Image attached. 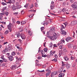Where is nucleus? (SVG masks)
Segmentation results:
<instances>
[{
	"label": "nucleus",
	"mask_w": 77,
	"mask_h": 77,
	"mask_svg": "<svg viewBox=\"0 0 77 77\" xmlns=\"http://www.w3.org/2000/svg\"><path fill=\"white\" fill-rule=\"evenodd\" d=\"M53 36H49L48 38L52 40V41H55L57 38V33L54 32L53 34Z\"/></svg>",
	"instance_id": "nucleus-1"
},
{
	"label": "nucleus",
	"mask_w": 77,
	"mask_h": 77,
	"mask_svg": "<svg viewBox=\"0 0 77 77\" xmlns=\"http://www.w3.org/2000/svg\"><path fill=\"white\" fill-rule=\"evenodd\" d=\"M20 36L22 39H26V36L24 33H21L20 34Z\"/></svg>",
	"instance_id": "nucleus-2"
},
{
	"label": "nucleus",
	"mask_w": 77,
	"mask_h": 77,
	"mask_svg": "<svg viewBox=\"0 0 77 77\" xmlns=\"http://www.w3.org/2000/svg\"><path fill=\"white\" fill-rule=\"evenodd\" d=\"M8 58L10 61H12L14 60V57L11 55H10L9 57L8 56Z\"/></svg>",
	"instance_id": "nucleus-3"
},
{
	"label": "nucleus",
	"mask_w": 77,
	"mask_h": 77,
	"mask_svg": "<svg viewBox=\"0 0 77 77\" xmlns=\"http://www.w3.org/2000/svg\"><path fill=\"white\" fill-rule=\"evenodd\" d=\"M12 9V11H16V10L17 9V7L15 6L14 5H13L12 6H11Z\"/></svg>",
	"instance_id": "nucleus-4"
},
{
	"label": "nucleus",
	"mask_w": 77,
	"mask_h": 77,
	"mask_svg": "<svg viewBox=\"0 0 77 77\" xmlns=\"http://www.w3.org/2000/svg\"><path fill=\"white\" fill-rule=\"evenodd\" d=\"M72 39V38L69 37L66 38L65 40L67 42H69V41H71Z\"/></svg>",
	"instance_id": "nucleus-5"
},
{
	"label": "nucleus",
	"mask_w": 77,
	"mask_h": 77,
	"mask_svg": "<svg viewBox=\"0 0 77 77\" xmlns=\"http://www.w3.org/2000/svg\"><path fill=\"white\" fill-rule=\"evenodd\" d=\"M61 33L62 35L64 36H65V35H66V32L64 30H62Z\"/></svg>",
	"instance_id": "nucleus-6"
},
{
	"label": "nucleus",
	"mask_w": 77,
	"mask_h": 77,
	"mask_svg": "<svg viewBox=\"0 0 77 77\" xmlns=\"http://www.w3.org/2000/svg\"><path fill=\"white\" fill-rule=\"evenodd\" d=\"M8 48H6L4 50L2 51V52L3 54H4L5 53H6V52H8Z\"/></svg>",
	"instance_id": "nucleus-7"
},
{
	"label": "nucleus",
	"mask_w": 77,
	"mask_h": 77,
	"mask_svg": "<svg viewBox=\"0 0 77 77\" xmlns=\"http://www.w3.org/2000/svg\"><path fill=\"white\" fill-rule=\"evenodd\" d=\"M64 69V67H61L58 70V72L60 73L63 72V70Z\"/></svg>",
	"instance_id": "nucleus-8"
},
{
	"label": "nucleus",
	"mask_w": 77,
	"mask_h": 77,
	"mask_svg": "<svg viewBox=\"0 0 77 77\" xmlns=\"http://www.w3.org/2000/svg\"><path fill=\"white\" fill-rule=\"evenodd\" d=\"M8 49L9 51H11L12 49V46L11 45H8Z\"/></svg>",
	"instance_id": "nucleus-9"
},
{
	"label": "nucleus",
	"mask_w": 77,
	"mask_h": 77,
	"mask_svg": "<svg viewBox=\"0 0 77 77\" xmlns=\"http://www.w3.org/2000/svg\"><path fill=\"white\" fill-rule=\"evenodd\" d=\"M71 6L75 9H77V6L75 5H71Z\"/></svg>",
	"instance_id": "nucleus-10"
},
{
	"label": "nucleus",
	"mask_w": 77,
	"mask_h": 77,
	"mask_svg": "<svg viewBox=\"0 0 77 77\" xmlns=\"http://www.w3.org/2000/svg\"><path fill=\"white\" fill-rule=\"evenodd\" d=\"M55 53H56V51L53 52L52 51H51L50 52V54L51 56H53V54H55Z\"/></svg>",
	"instance_id": "nucleus-11"
},
{
	"label": "nucleus",
	"mask_w": 77,
	"mask_h": 77,
	"mask_svg": "<svg viewBox=\"0 0 77 77\" xmlns=\"http://www.w3.org/2000/svg\"><path fill=\"white\" fill-rule=\"evenodd\" d=\"M17 68V65H14V66H12L11 67V69H15Z\"/></svg>",
	"instance_id": "nucleus-12"
},
{
	"label": "nucleus",
	"mask_w": 77,
	"mask_h": 77,
	"mask_svg": "<svg viewBox=\"0 0 77 77\" xmlns=\"http://www.w3.org/2000/svg\"><path fill=\"white\" fill-rule=\"evenodd\" d=\"M65 74L63 73H60L59 75V77H64Z\"/></svg>",
	"instance_id": "nucleus-13"
},
{
	"label": "nucleus",
	"mask_w": 77,
	"mask_h": 77,
	"mask_svg": "<svg viewBox=\"0 0 77 77\" xmlns=\"http://www.w3.org/2000/svg\"><path fill=\"white\" fill-rule=\"evenodd\" d=\"M61 43H59L58 44H65V41L63 39H62V40H61Z\"/></svg>",
	"instance_id": "nucleus-14"
},
{
	"label": "nucleus",
	"mask_w": 77,
	"mask_h": 77,
	"mask_svg": "<svg viewBox=\"0 0 77 77\" xmlns=\"http://www.w3.org/2000/svg\"><path fill=\"white\" fill-rule=\"evenodd\" d=\"M66 65L67 69H69L70 68V65L68 63H66Z\"/></svg>",
	"instance_id": "nucleus-15"
},
{
	"label": "nucleus",
	"mask_w": 77,
	"mask_h": 77,
	"mask_svg": "<svg viewBox=\"0 0 77 77\" xmlns=\"http://www.w3.org/2000/svg\"><path fill=\"white\" fill-rule=\"evenodd\" d=\"M49 31L50 32H55V28H52L50 29Z\"/></svg>",
	"instance_id": "nucleus-16"
},
{
	"label": "nucleus",
	"mask_w": 77,
	"mask_h": 77,
	"mask_svg": "<svg viewBox=\"0 0 77 77\" xmlns=\"http://www.w3.org/2000/svg\"><path fill=\"white\" fill-rule=\"evenodd\" d=\"M63 50L64 51H65V52H67V49H66L65 47H64Z\"/></svg>",
	"instance_id": "nucleus-17"
},
{
	"label": "nucleus",
	"mask_w": 77,
	"mask_h": 77,
	"mask_svg": "<svg viewBox=\"0 0 77 77\" xmlns=\"http://www.w3.org/2000/svg\"><path fill=\"white\" fill-rule=\"evenodd\" d=\"M64 59L65 60L67 61L69 60V58L67 57H64Z\"/></svg>",
	"instance_id": "nucleus-18"
},
{
	"label": "nucleus",
	"mask_w": 77,
	"mask_h": 77,
	"mask_svg": "<svg viewBox=\"0 0 77 77\" xmlns=\"http://www.w3.org/2000/svg\"><path fill=\"white\" fill-rule=\"evenodd\" d=\"M63 54V51L62 50H60L59 51V55H61Z\"/></svg>",
	"instance_id": "nucleus-19"
},
{
	"label": "nucleus",
	"mask_w": 77,
	"mask_h": 77,
	"mask_svg": "<svg viewBox=\"0 0 77 77\" xmlns=\"http://www.w3.org/2000/svg\"><path fill=\"white\" fill-rule=\"evenodd\" d=\"M20 33H19L18 34H17L16 35H15V37H16V36H17V37L18 38H20Z\"/></svg>",
	"instance_id": "nucleus-20"
},
{
	"label": "nucleus",
	"mask_w": 77,
	"mask_h": 77,
	"mask_svg": "<svg viewBox=\"0 0 77 77\" xmlns=\"http://www.w3.org/2000/svg\"><path fill=\"white\" fill-rule=\"evenodd\" d=\"M72 45L71 44H69V45H68V47L69 48H72Z\"/></svg>",
	"instance_id": "nucleus-21"
},
{
	"label": "nucleus",
	"mask_w": 77,
	"mask_h": 77,
	"mask_svg": "<svg viewBox=\"0 0 77 77\" xmlns=\"http://www.w3.org/2000/svg\"><path fill=\"white\" fill-rule=\"evenodd\" d=\"M61 27H62V28H61V29H60L61 30H63V29L65 28V26H64V25H61Z\"/></svg>",
	"instance_id": "nucleus-22"
},
{
	"label": "nucleus",
	"mask_w": 77,
	"mask_h": 77,
	"mask_svg": "<svg viewBox=\"0 0 77 77\" xmlns=\"http://www.w3.org/2000/svg\"><path fill=\"white\" fill-rule=\"evenodd\" d=\"M33 7H34V5H33V4H32L30 6V7H29V9H32L33 8Z\"/></svg>",
	"instance_id": "nucleus-23"
},
{
	"label": "nucleus",
	"mask_w": 77,
	"mask_h": 77,
	"mask_svg": "<svg viewBox=\"0 0 77 77\" xmlns=\"http://www.w3.org/2000/svg\"><path fill=\"white\" fill-rule=\"evenodd\" d=\"M64 47L63 46V45H60L59 46V48L60 49H62V50L63 49V47Z\"/></svg>",
	"instance_id": "nucleus-24"
},
{
	"label": "nucleus",
	"mask_w": 77,
	"mask_h": 77,
	"mask_svg": "<svg viewBox=\"0 0 77 77\" xmlns=\"http://www.w3.org/2000/svg\"><path fill=\"white\" fill-rule=\"evenodd\" d=\"M15 54H16L15 52L14 51H13L11 53V54L12 56H14L15 55Z\"/></svg>",
	"instance_id": "nucleus-25"
},
{
	"label": "nucleus",
	"mask_w": 77,
	"mask_h": 77,
	"mask_svg": "<svg viewBox=\"0 0 77 77\" xmlns=\"http://www.w3.org/2000/svg\"><path fill=\"white\" fill-rule=\"evenodd\" d=\"M50 72L47 73L45 74L46 77H48V76H49V75H50Z\"/></svg>",
	"instance_id": "nucleus-26"
},
{
	"label": "nucleus",
	"mask_w": 77,
	"mask_h": 77,
	"mask_svg": "<svg viewBox=\"0 0 77 77\" xmlns=\"http://www.w3.org/2000/svg\"><path fill=\"white\" fill-rule=\"evenodd\" d=\"M40 29L42 32V31L44 30L45 29V28H44V27H41Z\"/></svg>",
	"instance_id": "nucleus-27"
},
{
	"label": "nucleus",
	"mask_w": 77,
	"mask_h": 77,
	"mask_svg": "<svg viewBox=\"0 0 77 77\" xmlns=\"http://www.w3.org/2000/svg\"><path fill=\"white\" fill-rule=\"evenodd\" d=\"M52 61H53V62H57V59L54 58V59L52 60Z\"/></svg>",
	"instance_id": "nucleus-28"
},
{
	"label": "nucleus",
	"mask_w": 77,
	"mask_h": 77,
	"mask_svg": "<svg viewBox=\"0 0 77 77\" xmlns=\"http://www.w3.org/2000/svg\"><path fill=\"white\" fill-rule=\"evenodd\" d=\"M62 11L63 12H65L66 11V9L65 8H63L62 10Z\"/></svg>",
	"instance_id": "nucleus-29"
},
{
	"label": "nucleus",
	"mask_w": 77,
	"mask_h": 77,
	"mask_svg": "<svg viewBox=\"0 0 77 77\" xmlns=\"http://www.w3.org/2000/svg\"><path fill=\"white\" fill-rule=\"evenodd\" d=\"M75 25V24L74 23V21H72L71 23V25L72 26H74Z\"/></svg>",
	"instance_id": "nucleus-30"
},
{
	"label": "nucleus",
	"mask_w": 77,
	"mask_h": 77,
	"mask_svg": "<svg viewBox=\"0 0 77 77\" xmlns=\"http://www.w3.org/2000/svg\"><path fill=\"white\" fill-rule=\"evenodd\" d=\"M41 52L42 53V55H44V54H45V52H44V51H43V50L41 51Z\"/></svg>",
	"instance_id": "nucleus-31"
},
{
	"label": "nucleus",
	"mask_w": 77,
	"mask_h": 77,
	"mask_svg": "<svg viewBox=\"0 0 77 77\" xmlns=\"http://www.w3.org/2000/svg\"><path fill=\"white\" fill-rule=\"evenodd\" d=\"M12 20L14 23H15L16 21H15V18H12Z\"/></svg>",
	"instance_id": "nucleus-32"
},
{
	"label": "nucleus",
	"mask_w": 77,
	"mask_h": 77,
	"mask_svg": "<svg viewBox=\"0 0 77 77\" xmlns=\"http://www.w3.org/2000/svg\"><path fill=\"white\" fill-rule=\"evenodd\" d=\"M5 14L6 16H8L9 13L8 11L6 12H5Z\"/></svg>",
	"instance_id": "nucleus-33"
},
{
	"label": "nucleus",
	"mask_w": 77,
	"mask_h": 77,
	"mask_svg": "<svg viewBox=\"0 0 77 77\" xmlns=\"http://www.w3.org/2000/svg\"><path fill=\"white\" fill-rule=\"evenodd\" d=\"M17 8L18 9H20V8H22V7L20 5H18L17 6Z\"/></svg>",
	"instance_id": "nucleus-34"
},
{
	"label": "nucleus",
	"mask_w": 77,
	"mask_h": 77,
	"mask_svg": "<svg viewBox=\"0 0 77 77\" xmlns=\"http://www.w3.org/2000/svg\"><path fill=\"white\" fill-rule=\"evenodd\" d=\"M9 33V31L8 30H6V31L5 32V34H8Z\"/></svg>",
	"instance_id": "nucleus-35"
},
{
	"label": "nucleus",
	"mask_w": 77,
	"mask_h": 77,
	"mask_svg": "<svg viewBox=\"0 0 77 77\" xmlns=\"http://www.w3.org/2000/svg\"><path fill=\"white\" fill-rule=\"evenodd\" d=\"M35 7H36L37 8L38 7V4L37 2H35Z\"/></svg>",
	"instance_id": "nucleus-36"
},
{
	"label": "nucleus",
	"mask_w": 77,
	"mask_h": 77,
	"mask_svg": "<svg viewBox=\"0 0 77 77\" xmlns=\"http://www.w3.org/2000/svg\"><path fill=\"white\" fill-rule=\"evenodd\" d=\"M41 64H35V66H41Z\"/></svg>",
	"instance_id": "nucleus-37"
},
{
	"label": "nucleus",
	"mask_w": 77,
	"mask_h": 77,
	"mask_svg": "<svg viewBox=\"0 0 77 77\" xmlns=\"http://www.w3.org/2000/svg\"><path fill=\"white\" fill-rule=\"evenodd\" d=\"M57 73H56V72H52V75H56Z\"/></svg>",
	"instance_id": "nucleus-38"
},
{
	"label": "nucleus",
	"mask_w": 77,
	"mask_h": 77,
	"mask_svg": "<svg viewBox=\"0 0 77 77\" xmlns=\"http://www.w3.org/2000/svg\"><path fill=\"white\" fill-rule=\"evenodd\" d=\"M46 71H47V72H49V73L51 72V71H50V70H49V69H46Z\"/></svg>",
	"instance_id": "nucleus-39"
},
{
	"label": "nucleus",
	"mask_w": 77,
	"mask_h": 77,
	"mask_svg": "<svg viewBox=\"0 0 77 77\" xmlns=\"http://www.w3.org/2000/svg\"><path fill=\"white\" fill-rule=\"evenodd\" d=\"M44 50L45 52H47V48H45L44 49Z\"/></svg>",
	"instance_id": "nucleus-40"
},
{
	"label": "nucleus",
	"mask_w": 77,
	"mask_h": 77,
	"mask_svg": "<svg viewBox=\"0 0 77 77\" xmlns=\"http://www.w3.org/2000/svg\"><path fill=\"white\" fill-rule=\"evenodd\" d=\"M16 64L17 65H20V62H19V61H17L16 62Z\"/></svg>",
	"instance_id": "nucleus-41"
},
{
	"label": "nucleus",
	"mask_w": 77,
	"mask_h": 77,
	"mask_svg": "<svg viewBox=\"0 0 77 77\" xmlns=\"http://www.w3.org/2000/svg\"><path fill=\"white\" fill-rule=\"evenodd\" d=\"M13 14L15 15H18V12H17V13H14Z\"/></svg>",
	"instance_id": "nucleus-42"
},
{
	"label": "nucleus",
	"mask_w": 77,
	"mask_h": 77,
	"mask_svg": "<svg viewBox=\"0 0 77 77\" xmlns=\"http://www.w3.org/2000/svg\"><path fill=\"white\" fill-rule=\"evenodd\" d=\"M35 64L38 63H39V60H35Z\"/></svg>",
	"instance_id": "nucleus-43"
},
{
	"label": "nucleus",
	"mask_w": 77,
	"mask_h": 77,
	"mask_svg": "<svg viewBox=\"0 0 77 77\" xmlns=\"http://www.w3.org/2000/svg\"><path fill=\"white\" fill-rule=\"evenodd\" d=\"M9 1L6 2L7 3H12V2H11V0H9Z\"/></svg>",
	"instance_id": "nucleus-44"
},
{
	"label": "nucleus",
	"mask_w": 77,
	"mask_h": 77,
	"mask_svg": "<svg viewBox=\"0 0 77 77\" xmlns=\"http://www.w3.org/2000/svg\"><path fill=\"white\" fill-rule=\"evenodd\" d=\"M1 59H4V55H1Z\"/></svg>",
	"instance_id": "nucleus-45"
},
{
	"label": "nucleus",
	"mask_w": 77,
	"mask_h": 77,
	"mask_svg": "<svg viewBox=\"0 0 77 77\" xmlns=\"http://www.w3.org/2000/svg\"><path fill=\"white\" fill-rule=\"evenodd\" d=\"M2 5H3V6L5 5H6L7 4L6 3H5L4 2H3L2 3Z\"/></svg>",
	"instance_id": "nucleus-46"
},
{
	"label": "nucleus",
	"mask_w": 77,
	"mask_h": 77,
	"mask_svg": "<svg viewBox=\"0 0 77 77\" xmlns=\"http://www.w3.org/2000/svg\"><path fill=\"white\" fill-rule=\"evenodd\" d=\"M6 7H4L2 9V11H4V10H6Z\"/></svg>",
	"instance_id": "nucleus-47"
},
{
	"label": "nucleus",
	"mask_w": 77,
	"mask_h": 77,
	"mask_svg": "<svg viewBox=\"0 0 77 77\" xmlns=\"http://www.w3.org/2000/svg\"><path fill=\"white\" fill-rule=\"evenodd\" d=\"M42 58V57L40 56V57H38V59L39 60H40V59H41Z\"/></svg>",
	"instance_id": "nucleus-48"
},
{
	"label": "nucleus",
	"mask_w": 77,
	"mask_h": 77,
	"mask_svg": "<svg viewBox=\"0 0 77 77\" xmlns=\"http://www.w3.org/2000/svg\"><path fill=\"white\" fill-rule=\"evenodd\" d=\"M20 23H21V24H26V22L24 21L21 22Z\"/></svg>",
	"instance_id": "nucleus-49"
},
{
	"label": "nucleus",
	"mask_w": 77,
	"mask_h": 77,
	"mask_svg": "<svg viewBox=\"0 0 77 77\" xmlns=\"http://www.w3.org/2000/svg\"><path fill=\"white\" fill-rule=\"evenodd\" d=\"M34 14H32L31 15L29 16V18H32V17L33 16Z\"/></svg>",
	"instance_id": "nucleus-50"
},
{
	"label": "nucleus",
	"mask_w": 77,
	"mask_h": 77,
	"mask_svg": "<svg viewBox=\"0 0 77 77\" xmlns=\"http://www.w3.org/2000/svg\"><path fill=\"white\" fill-rule=\"evenodd\" d=\"M73 22H74V23L75 24H77V20H74L73 21Z\"/></svg>",
	"instance_id": "nucleus-51"
},
{
	"label": "nucleus",
	"mask_w": 77,
	"mask_h": 77,
	"mask_svg": "<svg viewBox=\"0 0 77 77\" xmlns=\"http://www.w3.org/2000/svg\"><path fill=\"white\" fill-rule=\"evenodd\" d=\"M51 9H52V10H53V8H54V7L52 5H51L50 6Z\"/></svg>",
	"instance_id": "nucleus-52"
},
{
	"label": "nucleus",
	"mask_w": 77,
	"mask_h": 77,
	"mask_svg": "<svg viewBox=\"0 0 77 77\" xmlns=\"http://www.w3.org/2000/svg\"><path fill=\"white\" fill-rule=\"evenodd\" d=\"M38 71L39 72H44V70H43L42 71H39V70H38Z\"/></svg>",
	"instance_id": "nucleus-53"
},
{
	"label": "nucleus",
	"mask_w": 77,
	"mask_h": 77,
	"mask_svg": "<svg viewBox=\"0 0 77 77\" xmlns=\"http://www.w3.org/2000/svg\"><path fill=\"white\" fill-rule=\"evenodd\" d=\"M16 23L17 24H20V21H17V22Z\"/></svg>",
	"instance_id": "nucleus-54"
},
{
	"label": "nucleus",
	"mask_w": 77,
	"mask_h": 77,
	"mask_svg": "<svg viewBox=\"0 0 77 77\" xmlns=\"http://www.w3.org/2000/svg\"><path fill=\"white\" fill-rule=\"evenodd\" d=\"M28 6H29V5L28 4H27L26 5H24V7H25V8H27Z\"/></svg>",
	"instance_id": "nucleus-55"
},
{
	"label": "nucleus",
	"mask_w": 77,
	"mask_h": 77,
	"mask_svg": "<svg viewBox=\"0 0 77 77\" xmlns=\"http://www.w3.org/2000/svg\"><path fill=\"white\" fill-rule=\"evenodd\" d=\"M71 60H74V57H73L72 56L71 57Z\"/></svg>",
	"instance_id": "nucleus-56"
},
{
	"label": "nucleus",
	"mask_w": 77,
	"mask_h": 77,
	"mask_svg": "<svg viewBox=\"0 0 77 77\" xmlns=\"http://www.w3.org/2000/svg\"><path fill=\"white\" fill-rule=\"evenodd\" d=\"M5 15V13H0V15Z\"/></svg>",
	"instance_id": "nucleus-57"
},
{
	"label": "nucleus",
	"mask_w": 77,
	"mask_h": 77,
	"mask_svg": "<svg viewBox=\"0 0 77 77\" xmlns=\"http://www.w3.org/2000/svg\"><path fill=\"white\" fill-rule=\"evenodd\" d=\"M42 57H47V55L45 54L44 55H42Z\"/></svg>",
	"instance_id": "nucleus-58"
},
{
	"label": "nucleus",
	"mask_w": 77,
	"mask_h": 77,
	"mask_svg": "<svg viewBox=\"0 0 77 77\" xmlns=\"http://www.w3.org/2000/svg\"><path fill=\"white\" fill-rule=\"evenodd\" d=\"M7 54V57H8V56L9 57V56H10L9 55V54H10L9 53H8L7 54Z\"/></svg>",
	"instance_id": "nucleus-59"
},
{
	"label": "nucleus",
	"mask_w": 77,
	"mask_h": 77,
	"mask_svg": "<svg viewBox=\"0 0 77 77\" xmlns=\"http://www.w3.org/2000/svg\"><path fill=\"white\" fill-rule=\"evenodd\" d=\"M21 14H22V15H23L24 14V11H21Z\"/></svg>",
	"instance_id": "nucleus-60"
},
{
	"label": "nucleus",
	"mask_w": 77,
	"mask_h": 77,
	"mask_svg": "<svg viewBox=\"0 0 77 77\" xmlns=\"http://www.w3.org/2000/svg\"><path fill=\"white\" fill-rule=\"evenodd\" d=\"M53 44H51L50 45V47L51 48V47H53Z\"/></svg>",
	"instance_id": "nucleus-61"
},
{
	"label": "nucleus",
	"mask_w": 77,
	"mask_h": 77,
	"mask_svg": "<svg viewBox=\"0 0 77 77\" xmlns=\"http://www.w3.org/2000/svg\"><path fill=\"white\" fill-rule=\"evenodd\" d=\"M54 57H55V58H56V59H57V57H58V56H57V55H55L54 56Z\"/></svg>",
	"instance_id": "nucleus-62"
},
{
	"label": "nucleus",
	"mask_w": 77,
	"mask_h": 77,
	"mask_svg": "<svg viewBox=\"0 0 77 77\" xmlns=\"http://www.w3.org/2000/svg\"><path fill=\"white\" fill-rule=\"evenodd\" d=\"M42 24H43V25H44L45 24V22H43L41 23Z\"/></svg>",
	"instance_id": "nucleus-63"
},
{
	"label": "nucleus",
	"mask_w": 77,
	"mask_h": 77,
	"mask_svg": "<svg viewBox=\"0 0 77 77\" xmlns=\"http://www.w3.org/2000/svg\"><path fill=\"white\" fill-rule=\"evenodd\" d=\"M77 48V47H76V46H73V49H75Z\"/></svg>",
	"instance_id": "nucleus-64"
}]
</instances>
